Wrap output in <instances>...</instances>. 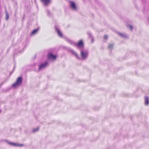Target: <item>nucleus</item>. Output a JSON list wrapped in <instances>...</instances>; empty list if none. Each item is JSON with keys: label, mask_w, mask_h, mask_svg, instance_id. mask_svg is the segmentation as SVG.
<instances>
[{"label": "nucleus", "mask_w": 149, "mask_h": 149, "mask_svg": "<svg viewBox=\"0 0 149 149\" xmlns=\"http://www.w3.org/2000/svg\"><path fill=\"white\" fill-rule=\"evenodd\" d=\"M66 41L72 45L77 47V48L80 51L81 58L82 59L85 60L87 58L88 52L87 50L84 49L82 40H80L78 43H76L70 39L66 38Z\"/></svg>", "instance_id": "nucleus-1"}, {"label": "nucleus", "mask_w": 149, "mask_h": 149, "mask_svg": "<svg viewBox=\"0 0 149 149\" xmlns=\"http://www.w3.org/2000/svg\"><path fill=\"white\" fill-rule=\"evenodd\" d=\"M8 143L9 144L15 146H24V144H16L15 143L9 142H8Z\"/></svg>", "instance_id": "nucleus-4"}, {"label": "nucleus", "mask_w": 149, "mask_h": 149, "mask_svg": "<svg viewBox=\"0 0 149 149\" xmlns=\"http://www.w3.org/2000/svg\"><path fill=\"white\" fill-rule=\"evenodd\" d=\"M113 44L109 43L108 48L109 49H110L111 51L112 49H113Z\"/></svg>", "instance_id": "nucleus-11"}, {"label": "nucleus", "mask_w": 149, "mask_h": 149, "mask_svg": "<svg viewBox=\"0 0 149 149\" xmlns=\"http://www.w3.org/2000/svg\"><path fill=\"white\" fill-rule=\"evenodd\" d=\"M118 34L121 37H126V35H123L122 33H118Z\"/></svg>", "instance_id": "nucleus-13"}, {"label": "nucleus", "mask_w": 149, "mask_h": 149, "mask_svg": "<svg viewBox=\"0 0 149 149\" xmlns=\"http://www.w3.org/2000/svg\"><path fill=\"white\" fill-rule=\"evenodd\" d=\"M87 34L88 35V38L91 39L92 40V42H93V38L91 33L90 31H88L87 32Z\"/></svg>", "instance_id": "nucleus-9"}, {"label": "nucleus", "mask_w": 149, "mask_h": 149, "mask_svg": "<svg viewBox=\"0 0 149 149\" xmlns=\"http://www.w3.org/2000/svg\"><path fill=\"white\" fill-rule=\"evenodd\" d=\"M69 2L70 3L69 7L70 8L74 11H77V8L75 3L73 1H69Z\"/></svg>", "instance_id": "nucleus-3"}, {"label": "nucleus", "mask_w": 149, "mask_h": 149, "mask_svg": "<svg viewBox=\"0 0 149 149\" xmlns=\"http://www.w3.org/2000/svg\"><path fill=\"white\" fill-rule=\"evenodd\" d=\"M38 129H39V128H36V129H33V131L34 132H35L38 131Z\"/></svg>", "instance_id": "nucleus-17"}, {"label": "nucleus", "mask_w": 149, "mask_h": 149, "mask_svg": "<svg viewBox=\"0 0 149 149\" xmlns=\"http://www.w3.org/2000/svg\"><path fill=\"white\" fill-rule=\"evenodd\" d=\"M22 78L21 77H18L16 79L15 82L14 83L12 86L14 88L16 87L17 86H19L22 84Z\"/></svg>", "instance_id": "nucleus-2"}, {"label": "nucleus", "mask_w": 149, "mask_h": 149, "mask_svg": "<svg viewBox=\"0 0 149 149\" xmlns=\"http://www.w3.org/2000/svg\"><path fill=\"white\" fill-rule=\"evenodd\" d=\"M127 27L130 28L131 30H132L133 27L132 25L128 24L127 25Z\"/></svg>", "instance_id": "nucleus-14"}, {"label": "nucleus", "mask_w": 149, "mask_h": 149, "mask_svg": "<svg viewBox=\"0 0 149 149\" xmlns=\"http://www.w3.org/2000/svg\"><path fill=\"white\" fill-rule=\"evenodd\" d=\"M70 52L72 53L73 55H74L78 59H80V58L79 56L78 55V54L76 53V52H74L73 50L72 49H70Z\"/></svg>", "instance_id": "nucleus-7"}, {"label": "nucleus", "mask_w": 149, "mask_h": 149, "mask_svg": "<svg viewBox=\"0 0 149 149\" xmlns=\"http://www.w3.org/2000/svg\"><path fill=\"white\" fill-rule=\"evenodd\" d=\"M48 58H52L53 59H56V56L53 55L51 53L49 54L48 56Z\"/></svg>", "instance_id": "nucleus-10"}, {"label": "nucleus", "mask_w": 149, "mask_h": 149, "mask_svg": "<svg viewBox=\"0 0 149 149\" xmlns=\"http://www.w3.org/2000/svg\"><path fill=\"white\" fill-rule=\"evenodd\" d=\"M145 103L146 105H148L149 104V98L148 97H145Z\"/></svg>", "instance_id": "nucleus-12"}, {"label": "nucleus", "mask_w": 149, "mask_h": 149, "mask_svg": "<svg viewBox=\"0 0 149 149\" xmlns=\"http://www.w3.org/2000/svg\"><path fill=\"white\" fill-rule=\"evenodd\" d=\"M55 30L56 31L58 35L61 37H62L63 34L56 27L55 28Z\"/></svg>", "instance_id": "nucleus-6"}, {"label": "nucleus", "mask_w": 149, "mask_h": 149, "mask_svg": "<svg viewBox=\"0 0 149 149\" xmlns=\"http://www.w3.org/2000/svg\"><path fill=\"white\" fill-rule=\"evenodd\" d=\"M38 30L37 29H36L34 30L32 33V34H35V33H36L37 31H38Z\"/></svg>", "instance_id": "nucleus-15"}, {"label": "nucleus", "mask_w": 149, "mask_h": 149, "mask_svg": "<svg viewBox=\"0 0 149 149\" xmlns=\"http://www.w3.org/2000/svg\"><path fill=\"white\" fill-rule=\"evenodd\" d=\"M107 38H108V37H107V36L106 35H105L104 36V39H107Z\"/></svg>", "instance_id": "nucleus-18"}, {"label": "nucleus", "mask_w": 149, "mask_h": 149, "mask_svg": "<svg viewBox=\"0 0 149 149\" xmlns=\"http://www.w3.org/2000/svg\"><path fill=\"white\" fill-rule=\"evenodd\" d=\"M40 1L45 6H47L50 2V0H40Z\"/></svg>", "instance_id": "nucleus-5"}, {"label": "nucleus", "mask_w": 149, "mask_h": 149, "mask_svg": "<svg viewBox=\"0 0 149 149\" xmlns=\"http://www.w3.org/2000/svg\"><path fill=\"white\" fill-rule=\"evenodd\" d=\"M9 18V15L8 13H6V19L7 20Z\"/></svg>", "instance_id": "nucleus-16"}, {"label": "nucleus", "mask_w": 149, "mask_h": 149, "mask_svg": "<svg viewBox=\"0 0 149 149\" xmlns=\"http://www.w3.org/2000/svg\"><path fill=\"white\" fill-rule=\"evenodd\" d=\"M48 63L47 62H45L44 63L42 64L39 66V70H40L42 68L45 67L46 66L48 65Z\"/></svg>", "instance_id": "nucleus-8"}]
</instances>
